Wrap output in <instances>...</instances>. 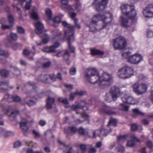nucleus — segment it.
Here are the masks:
<instances>
[{"mask_svg": "<svg viewBox=\"0 0 153 153\" xmlns=\"http://www.w3.org/2000/svg\"><path fill=\"white\" fill-rule=\"evenodd\" d=\"M142 59L141 55L135 54L129 57L127 59L128 61L130 63L133 64H137L139 63Z\"/></svg>", "mask_w": 153, "mask_h": 153, "instance_id": "nucleus-14", "label": "nucleus"}, {"mask_svg": "<svg viewBox=\"0 0 153 153\" xmlns=\"http://www.w3.org/2000/svg\"><path fill=\"white\" fill-rule=\"evenodd\" d=\"M79 147L81 150V153H85L86 149V145L83 144H81Z\"/></svg>", "mask_w": 153, "mask_h": 153, "instance_id": "nucleus-49", "label": "nucleus"}, {"mask_svg": "<svg viewBox=\"0 0 153 153\" xmlns=\"http://www.w3.org/2000/svg\"><path fill=\"white\" fill-rule=\"evenodd\" d=\"M63 16V15L55 17L53 19V22L56 23H59L62 22V18Z\"/></svg>", "mask_w": 153, "mask_h": 153, "instance_id": "nucleus-36", "label": "nucleus"}, {"mask_svg": "<svg viewBox=\"0 0 153 153\" xmlns=\"http://www.w3.org/2000/svg\"><path fill=\"white\" fill-rule=\"evenodd\" d=\"M52 33L53 39H58L62 35L61 32L59 30H54L52 31Z\"/></svg>", "mask_w": 153, "mask_h": 153, "instance_id": "nucleus-30", "label": "nucleus"}, {"mask_svg": "<svg viewBox=\"0 0 153 153\" xmlns=\"http://www.w3.org/2000/svg\"><path fill=\"white\" fill-rule=\"evenodd\" d=\"M30 17L33 19L38 20L39 19V17L38 15L36 12H33L30 14Z\"/></svg>", "mask_w": 153, "mask_h": 153, "instance_id": "nucleus-45", "label": "nucleus"}, {"mask_svg": "<svg viewBox=\"0 0 153 153\" xmlns=\"http://www.w3.org/2000/svg\"><path fill=\"white\" fill-rule=\"evenodd\" d=\"M91 54L93 56H102L104 54V51L95 48L90 49Z\"/></svg>", "mask_w": 153, "mask_h": 153, "instance_id": "nucleus-19", "label": "nucleus"}, {"mask_svg": "<svg viewBox=\"0 0 153 153\" xmlns=\"http://www.w3.org/2000/svg\"><path fill=\"white\" fill-rule=\"evenodd\" d=\"M81 106V103H79L77 105H73L71 106V108L74 110L76 111L78 108L80 109Z\"/></svg>", "mask_w": 153, "mask_h": 153, "instance_id": "nucleus-46", "label": "nucleus"}, {"mask_svg": "<svg viewBox=\"0 0 153 153\" xmlns=\"http://www.w3.org/2000/svg\"><path fill=\"white\" fill-rule=\"evenodd\" d=\"M116 108L103 105L100 109V112L102 114L110 115L116 114Z\"/></svg>", "mask_w": 153, "mask_h": 153, "instance_id": "nucleus-11", "label": "nucleus"}, {"mask_svg": "<svg viewBox=\"0 0 153 153\" xmlns=\"http://www.w3.org/2000/svg\"><path fill=\"white\" fill-rule=\"evenodd\" d=\"M117 123V120L116 119L111 118L108 123V125H111L114 126H116Z\"/></svg>", "mask_w": 153, "mask_h": 153, "instance_id": "nucleus-37", "label": "nucleus"}, {"mask_svg": "<svg viewBox=\"0 0 153 153\" xmlns=\"http://www.w3.org/2000/svg\"><path fill=\"white\" fill-rule=\"evenodd\" d=\"M85 76L87 81L91 83L100 82L99 73L95 68L88 69V72L85 74Z\"/></svg>", "mask_w": 153, "mask_h": 153, "instance_id": "nucleus-4", "label": "nucleus"}, {"mask_svg": "<svg viewBox=\"0 0 153 153\" xmlns=\"http://www.w3.org/2000/svg\"><path fill=\"white\" fill-rule=\"evenodd\" d=\"M132 116L133 118H136L138 116H143L145 115L144 113L140 112L138 108L134 109H132Z\"/></svg>", "mask_w": 153, "mask_h": 153, "instance_id": "nucleus-26", "label": "nucleus"}, {"mask_svg": "<svg viewBox=\"0 0 153 153\" xmlns=\"http://www.w3.org/2000/svg\"><path fill=\"white\" fill-rule=\"evenodd\" d=\"M19 2L22 5L24 2H26L25 8L27 10H29L31 7V0H18Z\"/></svg>", "mask_w": 153, "mask_h": 153, "instance_id": "nucleus-29", "label": "nucleus"}, {"mask_svg": "<svg viewBox=\"0 0 153 153\" xmlns=\"http://www.w3.org/2000/svg\"><path fill=\"white\" fill-rule=\"evenodd\" d=\"M96 102L95 100L93 98H91L88 101V102H81V106L80 109L83 111H85L88 109V108L87 106V105H91L95 103Z\"/></svg>", "mask_w": 153, "mask_h": 153, "instance_id": "nucleus-17", "label": "nucleus"}, {"mask_svg": "<svg viewBox=\"0 0 153 153\" xmlns=\"http://www.w3.org/2000/svg\"><path fill=\"white\" fill-rule=\"evenodd\" d=\"M51 62L50 61H48L43 63L42 65V66L44 68H48L49 67L51 66Z\"/></svg>", "mask_w": 153, "mask_h": 153, "instance_id": "nucleus-59", "label": "nucleus"}, {"mask_svg": "<svg viewBox=\"0 0 153 153\" xmlns=\"http://www.w3.org/2000/svg\"><path fill=\"white\" fill-rule=\"evenodd\" d=\"M49 76L50 79L53 81H55L56 79L60 80L62 79L61 74L60 73H58L56 75H55L54 74H51L49 75Z\"/></svg>", "mask_w": 153, "mask_h": 153, "instance_id": "nucleus-32", "label": "nucleus"}, {"mask_svg": "<svg viewBox=\"0 0 153 153\" xmlns=\"http://www.w3.org/2000/svg\"><path fill=\"white\" fill-rule=\"evenodd\" d=\"M57 57L62 56L63 59L65 60L68 65H69L70 61L69 60L70 54L69 51L67 50H65L63 51H61L55 55Z\"/></svg>", "mask_w": 153, "mask_h": 153, "instance_id": "nucleus-13", "label": "nucleus"}, {"mask_svg": "<svg viewBox=\"0 0 153 153\" xmlns=\"http://www.w3.org/2000/svg\"><path fill=\"white\" fill-rule=\"evenodd\" d=\"M66 9L69 12V13H72L74 11V9L71 5L67 6L66 7Z\"/></svg>", "mask_w": 153, "mask_h": 153, "instance_id": "nucleus-60", "label": "nucleus"}, {"mask_svg": "<svg viewBox=\"0 0 153 153\" xmlns=\"http://www.w3.org/2000/svg\"><path fill=\"white\" fill-rule=\"evenodd\" d=\"M9 55V53L8 51L0 50V56H4L7 58L8 57Z\"/></svg>", "mask_w": 153, "mask_h": 153, "instance_id": "nucleus-41", "label": "nucleus"}, {"mask_svg": "<svg viewBox=\"0 0 153 153\" xmlns=\"http://www.w3.org/2000/svg\"><path fill=\"white\" fill-rule=\"evenodd\" d=\"M46 14L49 20L52 19V12L50 9H48L46 11Z\"/></svg>", "mask_w": 153, "mask_h": 153, "instance_id": "nucleus-43", "label": "nucleus"}, {"mask_svg": "<svg viewBox=\"0 0 153 153\" xmlns=\"http://www.w3.org/2000/svg\"><path fill=\"white\" fill-rule=\"evenodd\" d=\"M128 135L127 134H125L123 135H119L117 137V141H119L121 140L123 141H125L128 137Z\"/></svg>", "mask_w": 153, "mask_h": 153, "instance_id": "nucleus-38", "label": "nucleus"}, {"mask_svg": "<svg viewBox=\"0 0 153 153\" xmlns=\"http://www.w3.org/2000/svg\"><path fill=\"white\" fill-rule=\"evenodd\" d=\"M126 44L125 38L121 36L118 37L113 41V46L115 50H121L124 49L126 47Z\"/></svg>", "mask_w": 153, "mask_h": 153, "instance_id": "nucleus-8", "label": "nucleus"}, {"mask_svg": "<svg viewBox=\"0 0 153 153\" xmlns=\"http://www.w3.org/2000/svg\"><path fill=\"white\" fill-rule=\"evenodd\" d=\"M69 73L70 75H74L76 73V68H70L69 70Z\"/></svg>", "mask_w": 153, "mask_h": 153, "instance_id": "nucleus-53", "label": "nucleus"}, {"mask_svg": "<svg viewBox=\"0 0 153 153\" xmlns=\"http://www.w3.org/2000/svg\"><path fill=\"white\" fill-rule=\"evenodd\" d=\"M143 14L146 18H149L153 17V4H150L146 7L143 10Z\"/></svg>", "mask_w": 153, "mask_h": 153, "instance_id": "nucleus-12", "label": "nucleus"}, {"mask_svg": "<svg viewBox=\"0 0 153 153\" xmlns=\"http://www.w3.org/2000/svg\"><path fill=\"white\" fill-rule=\"evenodd\" d=\"M121 98L122 100L124 103L133 105L135 103V99L131 96H125Z\"/></svg>", "mask_w": 153, "mask_h": 153, "instance_id": "nucleus-18", "label": "nucleus"}, {"mask_svg": "<svg viewBox=\"0 0 153 153\" xmlns=\"http://www.w3.org/2000/svg\"><path fill=\"white\" fill-rule=\"evenodd\" d=\"M120 105L122 108L121 109L122 111H127L128 110V107L127 105L123 103H120Z\"/></svg>", "mask_w": 153, "mask_h": 153, "instance_id": "nucleus-47", "label": "nucleus"}, {"mask_svg": "<svg viewBox=\"0 0 153 153\" xmlns=\"http://www.w3.org/2000/svg\"><path fill=\"white\" fill-rule=\"evenodd\" d=\"M9 22L10 24H12L13 23L14 21V18L12 14H9L7 16Z\"/></svg>", "mask_w": 153, "mask_h": 153, "instance_id": "nucleus-51", "label": "nucleus"}, {"mask_svg": "<svg viewBox=\"0 0 153 153\" xmlns=\"http://www.w3.org/2000/svg\"><path fill=\"white\" fill-rule=\"evenodd\" d=\"M17 29L18 33L21 34H24L25 33V30L22 27L17 26Z\"/></svg>", "mask_w": 153, "mask_h": 153, "instance_id": "nucleus-52", "label": "nucleus"}, {"mask_svg": "<svg viewBox=\"0 0 153 153\" xmlns=\"http://www.w3.org/2000/svg\"><path fill=\"white\" fill-rule=\"evenodd\" d=\"M35 26L36 28L35 32L37 34H40L42 33L44 29V25L40 22L36 24Z\"/></svg>", "mask_w": 153, "mask_h": 153, "instance_id": "nucleus-20", "label": "nucleus"}, {"mask_svg": "<svg viewBox=\"0 0 153 153\" xmlns=\"http://www.w3.org/2000/svg\"><path fill=\"white\" fill-rule=\"evenodd\" d=\"M131 130L132 131H136L137 129V125L135 123H134L131 125Z\"/></svg>", "mask_w": 153, "mask_h": 153, "instance_id": "nucleus-55", "label": "nucleus"}, {"mask_svg": "<svg viewBox=\"0 0 153 153\" xmlns=\"http://www.w3.org/2000/svg\"><path fill=\"white\" fill-rule=\"evenodd\" d=\"M68 128L71 132L74 133H75L78 130V129L76 127L74 126H69Z\"/></svg>", "mask_w": 153, "mask_h": 153, "instance_id": "nucleus-54", "label": "nucleus"}, {"mask_svg": "<svg viewBox=\"0 0 153 153\" xmlns=\"http://www.w3.org/2000/svg\"><path fill=\"white\" fill-rule=\"evenodd\" d=\"M41 37L42 39V42L43 43L45 44L48 42L49 40V36L48 34L44 33L40 36Z\"/></svg>", "mask_w": 153, "mask_h": 153, "instance_id": "nucleus-33", "label": "nucleus"}, {"mask_svg": "<svg viewBox=\"0 0 153 153\" xmlns=\"http://www.w3.org/2000/svg\"><path fill=\"white\" fill-rule=\"evenodd\" d=\"M11 98L13 101L15 102H19L21 100V98L17 95L11 96L8 94H5L4 96V98L9 99Z\"/></svg>", "mask_w": 153, "mask_h": 153, "instance_id": "nucleus-23", "label": "nucleus"}, {"mask_svg": "<svg viewBox=\"0 0 153 153\" xmlns=\"http://www.w3.org/2000/svg\"><path fill=\"white\" fill-rule=\"evenodd\" d=\"M74 7L75 9L77 11H79L80 10V9L81 7V4L80 2H76L75 4L74 5Z\"/></svg>", "mask_w": 153, "mask_h": 153, "instance_id": "nucleus-42", "label": "nucleus"}, {"mask_svg": "<svg viewBox=\"0 0 153 153\" xmlns=\"http://www.w3.org/2000/svg\"><path fill=\"white\" fill-rule=\"evenodd\" d=\"M78 133L80 135L83 136L85 134V129L82 127H80L78 129Z\"/></svg>", "mask_w": 153, "mask_h": 153, "instance_id": "nucleus-44", "label": "nucleus"}, {"mask_svg": "<svg viewBox=\"0 0 153 153\" xmlns=\"http://www.w3.org/2000/svg\"><path fill=\"white\" fill-rule=\"evenodd\" d=\"M146 145L150 149H152L153 147V143L150 140L147 141Z\"/></svg>", "mask_w": 153, "mask_h": 153, "instance_id": "nucleus-64", "label": "nucleus"}, {"mask_svg": "<svg viewBox=\"0 0 153 153\" xmlns=\"http://www.w3.org/2000/svg\"><path fill=\"white\" fill-rule=\"evenodd\" d=\"M55 100L53 98L48 97L46 100V106L48 109L52 108V104L55 102Z\"/></svg>", "mask_w": 153, "mask_h": 153, "instance_id": "nucleus-27", "label": "nucleus"}, {"mask_svg": "<svg viewBox=\"0 0 153 153\" xmlns=\"http://www.w3.org/2000/svg\"><path fill=\"white\" fill-rule=\"evenodd\" d=\"M32 132L33 134L34 135L35 138H39L40 137V135L35 130H33Z\"/></svg>", "mask_w": 153, "mask_h": 153, "instance_id": "nucleus-61", "label": "nucleus"}, {"mask_svg": "<svg viewBox=\"0 0 153 153\" xmlns=\"http://www.w3.org/2000/svg\"><path fill=\"white\" fill-rule=\"evenodd\" d=\"M58 101L65 104V106L67 108H68L70 107V105L68 102V100L66 98H59L58 99Z\"/></svg>", "mask_w": 153, "mask_h": 153, "instance_id": "nucleus-31", "label": "nucleus"}, {"mask_svg": "<svg viewBox=\"0 0 153 153\" xmlns=\"http://www.w3.org/2000/svg\"><path fill=\"white\" fill-rule=\"evenodd\" d=\"M9 74L8 71L5 69H3L0 71V75L2 77L7 76Z\"/></svg>", "mask_w": 153, "mask_h": 153, "instance_id": "nucleus-39", "label": "nucleus"}, {"mask_svg": "<svg viewBox=\"0 0 153 153\" xmlns=\"http://www.w3.org/2000/svg\"><path fill=\"white\" fill-rule=\"evenodd\" d=\"M111 17H108L106 14L100 13L94 15L90 25H88L89 30L93 32L97 29L102 30L109 24L112 21Z\"/></svg>", "mask_w": 153, "mask_h": 153, "instance_id": "nucleus-1", "label": "nucleus"}, {"mask_svg": "<svg viewBox=\"0 0 153 153\" xmlns=\"http://www.w3.org/2000/svg\"><path fill=\"white\" fill-rule=\"evenodd\" d=\"M60 45L59 42H55L53 45L50 47L43 48L42 50L44 52L48 53H53L55 51V49L59 47Z\"/></svg>", "mask_w": 153, "mask_h": 153, "instance_id": "nucleus-15", "label": "nucleus"}, {"mask_svg": "<svg viewBox=\"0 0 153 153\" xmlns=\"http://www.w3.org/2000/svg\"><path fill=\"white\" fill-rule=\"evenodd\" d=\"M48 79V75L47 74L40 75L37 78V79L38 81L44 83H48L47 81Z\"/></svg>", "mask_w": 153, "mask_h": 153, "instance_id": "nucleus-24", "label": "nucleus"}, {"mask_svg": "<svg viewBox=\"0 0 153 153\" xmlns=\"http://www.w3.org/2000/svg\"><path fill=\"white\" fill-rule=\"evenodd\" d=\"M130 138L131 139L132 141L140 142V140L138 139L137 137H135L134 136L132 135L130 137Z\"/></svg>", "mask_w": 153, "mask_h": 153, "instance_id": "nucleus-62", "label": "nucleus"}, {"mask_svg": "<svg viewBox=\"0 0 153 153\" xmlns=\"http://www.w3.org/2000/svg\"><path fill=\"white\" fill-rule=\"evenodd\" d=\"M108 0H94L92 5L98 11L104 10L106 7Z\"/></svg>", "mask_w": 153, "mask_h": 153, "instance_id": "nucleus-9", "label": "nucleus"}, {"mask_svg": "<svg viewBox=\"0 0 153 153\" xmlns=\"http://www.w3.org/2000/svg\"><path fill=\"white\" fill-rule=\"evenodd\" d=\"M85 91H76L74 93H72L70 95L69 99L73 101L74 99L75 96L76 95L83 96L86 94Z\"/></svg>", "mask_w": 153, "mask_h": 153, "instance_id": "nucleus-21", "label": "nucleus"}, {"mask_svg": "<svg viewBox=\"0 0 153 153\" xmlns=\"http://www.w3.org/2000/svg\"><path fill=\"white\" fill-rule=\"evenodd\" d=\"M121 19V25L126 28H128L129 26L128 25V19L125 18L124 16H122L120 17Z\"/></svg>", "mask_w": 153, "mask_h": 153, "instance_id": "nucleus-25", "label": "nucleus"}, {"mask_svg": "<svg viewBox=\"0 0 153 153\" xmlns=\"http://www.w3.org/2000/svg\"><path fill=\"white\" fill-rule=\"evenodd\" d=\"M111 76L105 72H103L101 76H100V82L98 84L99 87L101 88H104L110 85L109 82L111 79Z\"/></svg>", "mask_w": 153, "mask_h": 153, "instance_id": "nucleus-7", "label": "nucleus"}, {"mask_svg": "<svg viewBox=\"0 0 153 153\" xmlns=\"http://www.w3.org/2000/svg\"><path fill=\"white\" fill-rule=\"evenodd\" d=\"M27 84L29 85L32 87L34 91H37L38 87L35 85V83L34 82H27Z\"/></svg>", "mask_w": 153, "mask_h": 153, "instance_id": "nucleus-40", "label": "nucleus"}, {"mask_svg": "<svg viewBox=\"0 0 153 153\" xmlns=\"http://www.w3.org/2000/svg\"><path fill=\"white\" fill-rule=\"evenodd\" d=\"M26 103L28 106L30 107L36 105V102L33 100H30L28 101Z\"/></svg>", "mask_w": 153, "mask_h": 153, "instance_id": "nucleus-50", "label": "nucleus"}, {"mask_svg": "<svg viewBox=\"0 0 153 153\" xmlns=\"http://www.w3.org/2000/svg\"><path fill=\"white\" fill-rule=\"evenodd\" d=\"M13 68L14 71L13 73L14 74L17 76L21 75V72L20 71L18 68L15 67H13Z\"/></svg>", "mask_w": 153, "mask_h": 153, "instance_id": "nucleus-48", "label": "nucleus"}, {"mask_svg": "<svg viewBox=\"0 0 153 153\" xmlns=\"http://www.w3.org/2000/svg\"><path fill=\"white\" fill-rule=\"evenodd\" d=\"M17 35L15 33H11L7 39V43L6 44L7 47H9L13 43V42L16 41L18 39Z\"/></svg>", "mask_w": 153, "mask_h": 153, "instance_id": "nucleus-16", "label": "nucleus"}, {"mask_svg": "<svg viewBox=\"0 0 153 153\" xmlns=\"http://www.w3.org/2000/svg\"><path fill=\"white\" fill-rule=\"evenodd\" d=\"M134 72V70L132 68L126 66L119 69L117 74L119 78L126 79L133 76Z\"/></svg>", "mask_w": 153, "mask_h": 153, "instance_id": "nucleus-6", "label": "nucleus"}, {"mask_svg": "<svg viewBox=\"0 0 153 153\" xmlns=\"http://www.w3.org/2000/svg\"><path fill=\"white\" fill-rule=\"evenodd\" d=\"M135 145V143L132 140L128 141L126 144V146L128 147H133Z\"/></svg>", "mask_w": 153, "mask_h": 153, "instance_id": "nucleus-56", "label": "nucleus"}, {"mask_svg": "<svg viewBox=\"0 0 153 153\" xmlns=\"http://www.w3.org/2000/svg\"><path fill=\"white\" fill-rule=\"evenodd\" d=\"M141 123L144 125L146 126L149 123V121L147 119H144L142 120Z\"/></svg>", "mask_w": 153, "mask_h": 153, "instance_id": "nucleus-63", "label": "nucleus"}, {"mask_svg": "<svg viewBox=\"0 0 153 153\" xmlns=\"http://www.w3.org/2000/svg\"><path fill=\"white\" fill-rule=\"evenodd\" d=\"M81 116L82 118L85 119V120H87L88 122L89 123V120H88L89 116L87 114L83 113L81 114Z\"/></svg>", "mask_w": 153, "mask_h": 153, "instance_id": "nucleus-57", "label": "nucleus"}, {"mask_svg": "<svg viewBox=\"0 0 153 153\" xmlns=\"http://www.w3.org/2000/svg\"><path fill=\"white\" fill-rule=\"evenodd\" d=\"M96 133H97L98 136L99 137L101 136L105 137L104 128H102L100 130H97L96 131L94 132L93 133V137L94 138L96 137Z\"/></svg>", "mask_w": 153, "mask_h": 153, "instance_id": "nucleus-28", "label": "nucleus"}, {"mask_svg": "<svg viewBox=\"0 0 153 153\" xmlns=\"http://www.w3.org/2000/svg\"><path fill=\"white\" fill-rule=\"evenodd\" d=\"M20 127L22 130L25 136H27L28 134V128L27 126L26 122H21L20 123Z\"/></svg>", "mask_w": 153, "mask_h": 153, "instance_id": "nucleus-22", "label": "nucleus"}, {"mask_svg": "<svg viewBox=\"0 0 153 153\" xmlns=\"http://www.w3.org/2000/svg\"><path fill=\"white\" fill-rule=\"evenodd\" d=\"M10 47H12L14 50H16L18 49L21 50L22 47V45L18 43H15L13 45L12 43Z\"/></svg>", "mask_w": 153, "mask_h": 153, "instance_id": "nucleus-35", "label": "nucleus"}, {"mask_svg": "<svg viewBox=\"0 0 153 153\" xmlns=\"http://www.w3.org/2000/svg\"><path fill=\"white\" fill-rule=\"evenodd\" d=\"M130 54V52L128 51L127 52H125L122 53V56L124 58H128V56Z\"/></svg>", "mask_w": 153, "mask_h": 153, "instance_id": "nucleus-58", "label": "nucleus"}, {"mask_svg": "<svg viewBox=\"0 0 153 153\" xmlns=\"http://www.w3.org/2000/svg\"><path fill=\"white\" fill-rule=\"evenodd\" d=\"M19 112L18 110H14L13 111L11 114L9 116L12 118L11 120L12 121H14L16 120V116L19 114Z\"/></svg>", "mask_w": 153, "mask_h": 153, "instance_id": "nucleus-34", "label": "nucleus"}, {"mask_svg": "<svg viewBox=\"0 0 153 153\" xmlns=\"http://www.w3.org/2000/svg\"><path fill=\"white\" fill-rule=\"evenodd\" d=\"M133 91L137 95L142 94L147 91L146 85L144 84H140L138 82H136L133 85Z\"/></svg>", "mask_w": 153, "mask_h": 153, "instance_id": "nucleus-10", "label": "nucleus"}, {"mask_svg": "<svg viewBox=\"0 0 153 153\" xmlns=\"http://www.w3.org/2000/svg\"><path fill=\"white\" fill-rule=\"evenodd\" d=\"M122 14L128 17L132 21L135 19L137 13L133 5L124 4L121 6Z\"/></svg>", "mask_w": 153, "mask_h": 153, "instance_id": "nucleus-3", "label": "nucleus"}, {"mask_svg": "<svg viewBox=\"0 0 153 153\" xmlns=\"http://www.w3.org/2000/svg\"><path fill=\"white\" fill-rule=\"evenodd\" d=\"M110 92L111 95L109 93H107L105 97V100L108 102H111L112 99L114 101H116L120 94V88L115 86L111 87Z\"/></svg>", "mask_w": 153, "mask_h": 153, "instance_id": "nucleus-5", "label": "nucleus"}, {"mask_svg": "<svg viewBox=\"0 0 153 153\" xmlns=\"http://www.w3.org/2000/svg\"><path fill=\"white\" fill-rule=\"evenodd\" d=\"M66 27L68 29L65 30V35L67 41L68 47L70 51L72 53H74L75 50V48L71 45L72 43L74 41L75 26L71 25L68 23Z\"/></svg>", "mask_w": 153, "mask_h": 153, "instance_id": "nucleus-2", "label": "nucleus"}]
</instances>
